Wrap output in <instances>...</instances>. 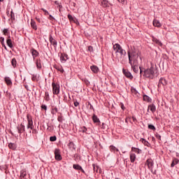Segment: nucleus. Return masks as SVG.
Here are the masks:
<instances>
[{"label": "nucleus", "instance_id": "1", "mask_svg": "<svg viewBox=\"0 0 179 179\" xmlns=\"http://www.w3.org/2000/svg\"><path fill=\"white\" fill-rule=\"evenodd\" d=\"M140 69V75L144 78H147L148 79H153L155 78V74L157 73V68L155 66H151L150 69H145L142 66H139Z\"/></svg>", "mask_w": 179, "mask_h": 179}, {"label": "nucleus", "instance_id": "2", "mask_svg": "<svg viewBox=\"0 0 179 179\" xmlns=\"http://www.w3.org/2000/svg\"><path fill=\"white\" fill-rule=\"evenodd\" d=\"M127 54L129 62L134 61H142V57H141V52L135 49V48H134V49L131 50V51L128 50Z\"/></svg>", "mask_w": 179, "mask_h": 179}, {"label": "nucleus", "instance_id": "3", "mask_svg": "<svg viewBox=\"0 0 179 179\" xmlns=\"http://www.w3.org/2000/svg\"><path fill=\"white\" fill-rule=\"evenodd\" d=\"M141 63L142 60L129 62V65H131V67L135 73H138V72H139V64Z\"/></svg>", "mask_w": 179, "mask_h": 179}, {"label": "nucleus", "instance_id": "4", "mask_svg": "<svg viewBox=\"0 0 179 179\" xmlns=\"http://www.w3.org/2000/svg\"><path fill=\"white\" fill-rule=\"evenodd\" d=\"M53 94H59V85L55 82L52 83Z\"/></svg>", "mask_w": 179, "mask_h": 179}, {"label": "nucleus", "instance_id": "5", "mask_svg": "<svg viewBox=\"0 0 179 179\" xmlns=\"http://www.w3.org/2000/svg\"><path fill=\"white\" fill-rule=\"evenodd\" d=\"M55 160H57L59 162L62 160V156L61 155V151L58 148H56L55 150Z\"/></svg>", "mask_w": 179, "mask_h": 179}, {"label": "nucleus", "instance_id": "6", "mask_svg": "<svg viewBox=\"0 0 179 179\" xmlns=\"http://www.w3.org/2000/svg\"><path fill=\"white\" fill-rule=\"evenodd\" d=\"M122 73H123V75H124V76H126V78H127L128 79H130L131 80L134 79V76H132L131 72H129L128 70H125V69H123Z\"/></svg>", "mask_w": 179, "mask_h": 179}, {"label": "nucleus", "instance_id": "7", "mask_svg": "<svg viewBox=\"0 0 179 179\" xmlns=\"http://www.w3.org/2000/svg\"><path fill=\"white\" fill-rule=\"evenodd\" d=\"M27 119L28 122V124L27 127V129H30V127H33V118L31 117V115H27Z\"/></svg>", "mask_w": 179, "mask_h": 179}, {"label": "nucleus", "instance_id": "8", "mask_svg": "<svg viewBox=\"0 0 179 179\" xmlns=\"http://www.w3.org/2000/svg\"><path fill=\"white\" fill-rule=\"evenodd\" d=\"M18 134H20V135H22V134H23V132H24L25 130V127L24 125H23V124H20V125H18V127H17Z\"/></svg>", "mask_w": 179, "mask_h": 179}, {"label": "nucleus", "instance_id": "9", "mask_svg": "<svg viewBox=\"0 0 179 179\" xmlns=\"http://www.w3.org/2000/svg\"><path fill=\"white\" fill-rule=\"evenodd\" d=\"M168 83L165 78H161L158 83V87H162V86H167Z\"/></svg>", "mask_w": 179, "mask_h": 179}, {"label": "nucleus", "instance_id": "10", "mask_svg": "<svg viewBox=\"0 0 179 179\" xmlns=\"http://www.w3.org/2000/svg\"><path fill=\"white\" fill-rule=\"evenodd\" d=\"M49 41H50V44H52V45L54 46L55 48H57V45L58 43L57 42V41L55 39H54V38L52 37V35H50Z\"/></svg>", "mask_w": 179, "mask_h": 179}, {"label": "nucleus", "instance_id": "11", "mask_svg": "<svg viewBox=\"0 0 179 179\" xmlns=\"http://www.w3.org/2000/svg\"><path fill=\"white\" fill-rule=\"evenodd\" d=\"M145 164L148 165V167L149 169V170H152V169H153V160H152V159H148L146 160Z\"/></svg>", "mask_w": 179, "mask_h": 179}, {"label": "nucleus", "instance_id": "12", "mask_svg": "<svg viewBox=\"0 0 179 179\" xmlns=\"http://www.w3.org/2000/svg\"><path fill=\"white\" fill-rule=\"evenodd\" d=\"M31 54L32 55L33 59H36V57L40 55V53L34 48L31 50Z\"/></svg>", "mask_w": 179, "mask_h": 179}, {"label": "nucleus", "instance_id": "13", "mask_svg": "<svg viewBox=\"0 0 179 179\" xmlns=\"http://www.w3.org/2000/svg\"><path fill=\"white\" fill-rule=\"evenodd\" d=\"M92 120L94 124H96V125H100V124H101V122H100V119H99L97 115H96L95 114L92 115Z\"/></svg>", "mask_w": 179, "mask_h": 179}, {"label": "nucleus", "instance_id": "14", "mask_svg": "<svg viewBox=\"0 0 179 179\" xmlns=\"http://www.w3.org/2000/svg\"><path fill=\"white\" fill-rule=\"evenodd\" d=\"M68 147L71 152H75V150H76V145H75V143H73L72 141H69L68 143Z\"/></svg>", "mask_w": 179, "mask_h": 179}, {"label": "nucleus", "instance_id": "15", "mask_svg": "<svg viewBox=\"0 0 179 179\" xmlns=\"http://www.w3.org/2000/svg\"><path fill=\"white\" fill-rule=\"evenodd\" d=\"M122 49V47H121V45H120L119 43H115L113 45V50L115 51L116 53L120 51V50Z\"/></svg>", "mask_w": 179, "mask_h": 179}, {"label": "nucleus", "instance_id": "16", "mask_svg": "<svg viewBox=\"0 0 179 179\" xmlns=\"http://www.w3.org/2000/svg\"><path fill=\"white\" fill-rule=\"evenodd\" d=\"M6 44L10 48H13V43H12V39L10 36H8L6 39Z\"/></svg>", "mask_w": 179, "mask_h": 179}, {"label": "nucleus", "instance_id": "17", "mask_svg": "<svg viewBox=\"0 0 179 179\" xmlns=\"http://www.w3.org/2000/svg\"><path fill=\"white\" fill-rule=\"evenodd\" d=\"M149 108H150V111L152 113H155L156 112V106H155V104L152 103L151 105L148 106V113H149Z\"/></svg>", "mask_w": 179, "mask_h": 179}, {"label": "nucleus", "instance_id": "18", "mask_svg": "<svg viewBox=\"0 0 179 179\" xmlns=\"http://www.w3.org/2000/svg\"><path fill=\"white\" fill-rule=\"evenodd\" d=\"M90 69L94 72V73H98L99 71V67L96 65L91 66Z\"/></svg>", "mask_w": 179, "mask_h": 179}, {"label": "nucleus", "instance_id": "19", "mask_svg": "<svg viewBox=\"0 0 179 179\" xmlns=\"http://www.w3.org/2000/svg\"><path fill=\"white\" fill-rule=\"evenodd\" d=\"M8 146L9 149H11L12 150H16V148H17V145L14 143H9Z\"/></svg>", "mask_w": 179, "mask_h": 179}, {"label": "nucleus", "instance_id": "20", "mask_svg": "<svg viewBox=\"0 0 179 179\" xmlns=\"http://www.w3.org/2000/svg\"><path fill=\"white\" fill-rule=\"evenodd\" d=\"M143 100L144 101H147L148 103H152V98L149 97V96L144 94L143 96Z\"/></svg>", "mask_w": 179, "mask_h": 179}, {"label": "nucleus", "instance_id": "21", "mask_svg": "<svg viewBox=\"0 0 179 179\" xmlns=\"http://www.w3.org/2000/svg\"><path fill=\"white\" fill-rule=\"evenodd\" d=\"M152 41H153V43H155V44L160 45V47H162L163 45V43L157 38L152 37Z\"/></svg>", "mask_w": 179, "mask_h": 179}, {"label": "nucleus", "instance_id": "22", "mask_svg": "<svg viewBox=\"0 0 179 179\" xmlns=\"http://www.w3.org/2000/svg\"><path fill=\"white\" fill-rule=\"evenodd\" d=\"M4 80L8 86H10L12 85V80H10V78L6 77L4 78Z\"/></svg>", "mask_w": 179, "mask_h": 179}, {"label": "nucleus", "instance_id": "23", "mask_svg": "<svg viewBox=\"0 0 179 179\" xmlns=\"http://www.w3.org/2000/svg\"><path fill=\"white\" fill-rule=\"evenodd\" d=\"M36 68H37L38 69H41V68H42V66H41V59H36Z\"/></svg>", "mask_w": 179, "mask_h": 179}, {"label": "nucleus", "instance_id": "24", "mask_svg": "<svg viewBox=\"0 0 179 179\" xmlns=\"http://www.w3.org/2000/svg\"><path fill=\"white\" fill-rule=\"evenodd\" d=\"M153 26H155V27H162V24L160 23V22H159V20H154Z\"/></svg>", "mask_w": 179, "mask_h": 179}, {"label": "nucleus", "instance_id": "25", "mask_svg": "<svg viewBox=\"0 0 179 179\" xmlns=\"http://www.w3.org/2000/svg\"><path fill=\"white\" fill-rule=\"evenodd\" d=\"M31 27H32L34 30H37V24H36V21L34 20H31Z\"/></svg>", "mask_w": 179, "mask_h": 179}, {"label": "nucleus", "instance_id": "26", "mask_svg": "<svg viewBox=\"0 0 179 179\" xmlns=\"http://www.w3.org/2000/svg\"><path fill=\"white\" fill-rule=\"evenodd\" d=\"M136 160V155L134 153L130 154V162L131 163H134Z\"/></svg>", "mask_w": 179, "mask_h": 179}, {"label": "nucleus", "instance_id": "27", "mask_svg": "<svg viewBox=\"0 0 179 179\" xmlns=\"http://www.w3.org/2000/svg\"><path fill=\"white\" fill-rule=\"evenodd\" d=\"M54 68L57 69V71H59V72H61V73H64V69L61 66H57V64L54 65Z\"/></svg>", "mask_w": 179, "mask_h": 179}, {"label": "nucleus", "instance_id": "28", "mask_svg": "<svg viewBox=\"0 0 179 179\" xmlns=\"http://www.w3.org/2000/svg\"><path fill=\"white\" fill-rule=\"evenodd\" d=\"M26 176H27V172L26 171H21L20 179H26Z\"/></svg>", "mask_w": 179, "mask_h": 179}, {"label": "nucleus", "instance_id": "29", "mask_svg": "<svg viewBox=\"0 0 179 179\" xmlns=\"http://www.w3.org/2000/svg\"><path fill=\"white\" fill-rule=\"evenodd\" d=\"M131 150H132L133 152H135V153H137L138 155H140V153H142V150H141L139 148L132 147Z\"/></svg>", "mask_w": 179, "mask_h": 179}, {"label": "nucleus", "instance_id": "30", "mask_svg": "<svg viewBox=\"0 0 179 179\" xmlns=\"http://www.w3.org/2000/svg\"><path fill=\"white\" fill-rule=\"evenodd\" d=\"M141 141L142 143H143V145H145V146H148V148L150 146V143H149V142H148V141H146L145 138H141Z\"/></svg>", "mask_w": 179, "mask_h": 179}, {"label": "nucleus", "instance_id": "31", "mask_svg": "<svg viewBox=\"0 0 179 179\" xmlns=\"http://www.w3.org/2000/svg\"><path fill=\"white\" fill-rule=\"evenodd\" d=\"M60 115L58 116L57 117V121L62 124L64 122V116H62V113H59Z\"/></svg>", "mask_w": 179, "mask_h": 179}, {"label": "nucleus", "instance_id": "32", "mask_svg": "<svg viewBox=\"0 0 179 179\" xmlns=\"http://www.w3.org/2000/svg\"><path fill=\"white\" fill-rule=\"evenodd\" d=\"M60 61L63 64H65L66 62V59L65 58V56H64V53H61Z\"/></svg>", "mask_w": 179, "mask_h": 179}, {"label": "nucleus", "instance_id": "33", "mask_svg": "<svg viewBox=\"0 0 179 179\" xmlns=\"http://www.w3.org/2000/svg\"><path fill=\"white\" fill-rule=\"evenodd\" d=\"M101 3L103 8H108V5L110 4V3H108V1L107 0H103Z\"/></svg>", "mask_w": 179, "mask_h": 179}, {"label": "nucleus", "instance_id": "34", "mask_svg": "<svg viewBox=\"0 0 179 179\" xmlns=\"http://www.w3.org/2000/svg\"><path fill=\"white\" fill-rule=\"evenodd\" d=\"M17 64V62H16V59L13 58L11 60V65L13 66V68H16Z\"/></svg>", "mask_w": 179, "mask_h": 179}, {"label": "nucleus", "instance_id": "35", "mask_svg": "<svg viewBox=\"0 0 179 179\" xmlns=\"http://www.w3.org/2000/svg\"><path fill=\"white\" fill-rule=\"evenodd\" d=\"M73 168L75 169V170H82V166L79 164H73Z\"/></svg>", "mask_w": 179, "mask_h": 179}, {"label": "nucleus", "instance_id": "36", "mask_svg": "<svg viewBox=\"0 0 179 179\" xmlns=\"http://www.w3.org/2000/svg\"><path fill=\"white\" fill-rule=\"evenodd\" d=\"M67 17H68V19H69V20L70 21V22H74L75 21V20L76 19V18H75V17H73V16H72V15H71V14H69L68 15H67Z\"/></svg>", "mask_w": 179, "mask_h": 179}, {"label": "nucleus", "instance_id": "37", "mask_svg": "<svg viewBox=\"0 0 179 179\" xmlns=\"http://www.w3.org/2000/svg\"><path fill=\"white\" fill-rule=\"evenodd\" d=\"M117 52H119L121 55H123V57H125V55H127V51H125V50L124 49L119 50Z\"/></svg>", "mask_w": 179, "mask_h": 179}, {"label": "nucleus", "instance_id": "38", "mask_svg": "<svg viewBox=\"0 0 179 179\" xmlns=\"http://www.w3.org/2000/svg\"><path fill=\"white\" fill-rule=\"evenodd\" d=\"M47 127H48V131H50L51 132V131H52L54 129V126L50 124H47Z\"/></svg>", "mask_w": 179, "mask_h": 179}, {"label": "nucleus", "instance_id": "39", "mask_svg": "<svg viewBox=\"0 0 179 179\" xmlns=\"http://www.w3.org/2000/svg\"><path fill=\"white\" fill-rule=\"evenodd\" d=\"M10 19H11L12 22H13V20H15V13H13V10H12L10 11Z\"/></svg>", "mask_w": 179, "mask_h": 179}, {"label": "nucleus", "instance_id": "40", "mask_svg": "<svg viewBox=\"0 0 179 179\" xmlns=\"http://www.w3.org/2000/svg\"><path fill=\"white\" fill-rule=\"evenodd\" d=\"M87 107H90V110H93L94 111V108H93V105H92V103L88 101L86 103Z\"/></svg>", "mask_w": 179, "mask_h": 179}, {"label": "nucleus", "instance_id": "41", "mask_svg": "<svg viewBox=\"0 0 179 179\" xmlns=\"http://www.w3.org/2000/svg\"><path fill=\"white\" fill-rule=\"evenodd\" d=\"M45 96L46 101H50V94H48V92H45Z\"/></svg>", "mask_w": 179, "mask_h": 179}, {"label": "nucleus", "instance_id": "42", "mask_svg": "<svg viewBox=\"0 0 179 179\" xmlns=\"http://www.w3.org/2000/svg\"><path fill=\"white\" fill-rule=\"evenodd\" d=\"M31 80L33 82H38V79H37V75H32Z\"/></svg>", "mask_w": 179, "mask_h": 179}, {"label": "nucleus", "instance_id": "43", "mask_svg": "<svg viewBox=\"0 0 179 179\" xmlns=\"http://www.w3.org/2000/svg\"><path fill=\"white\" fill-rule=\"evenodd\" d=\"M50 142H55L57 141V136H52L50 137Z\"/></svg>", "mask_w": 179, "mask_h": 179}, {"label": "nucleus", "instance_id": "44", "mask_svg": "<svg viewBox=\"0 0 179 179\" xmlns=\"http://www.w3.org/2000/svg\"><path fill=\"white\" fill-rule=\"evenodd\" d=\"M148 129H151L152 131H155L156 127L153 124H148Z\"/></svg>", "mask_w": 179, "mask_h": 179}, {"label": "nucleus", "instance_id": "45", "mask_svg": "<svg viewBox=\"0 0 179 179\" xmlns=\"http://www.w3.org/2000/svg\"><path fill=\"white\" fill-rule=\"evenodd\" d=\"M73 157L75 160H80V156H79V154H74Z\"/></svg>", "mask_w": 179, "mask_h": 179}, {"label": "nucleus", "instance_id": "46", "mask_svg": "<svg viewBox=\"0 0 179 179\" xmlns=\"http://www.w3.org/2000/svg\"><path fill=\"white\" fill-rule=\"evenodd\" d=\"M3 33L4 34V36H8V34H9V29H4L3 31Z\"/></svg>", "mask_w": 179, "mask_h": 179}, {"label": "nucleus", "instance_id": "47", "mask_svg": "<svg viewBox=\"0 0 179 179\" xmlns=\"http://www.w3.org/2000/svg\"><path fill=\"white\" fill-rule=\"evenodd\" d=\"M0 43L1 44V45H3V44H5V38L3 37H0Z\"/></svg>", "mask_w": 179, "mask_h": 179}, {"label": "nucleus", "instance_id": "48", "mask_svg": "<svg viewBox=\"0 0 179 179\" xmlns=\"http://www.w3.org/2000/svg\"><path fill=\"white\" fill-rule=\"evenodd\" d=\"M93 169H94V171H96V173L99 172V166H96L95 164H93Z\"/></svg>", "mask_w": 179, "mask_h": 179}, {"label": "nucleus", "instance_id": "49", "mask_svg": "<svg viewBox=\"0 0 179 179\" xmlns=\"http://www.w3.org/2000/svg\"><path fill=\"white\" fill-rule=\"evenodd\" d=\"M155 136L157 138V139H159V141H162V136H160V134L156 133Z\"/></svg>", "mask_w": 179, "mask_h": 179}, {"label": "nucleus", "instance_id": "50", "mask_svg": "<svg viewBox=\"0 0 179 179\" xmlns=\"http://www.w3.org/2000/svg\"><path fill=\"white\" fill-rule=\"evenodd\" d=\"M131 90L132 93H134V94H137L138 91L136 90V88H134V87H131Z\"/></svg>", "mask_w": 179, "mask_h": 179}, {"label": "nucleus", "instance_id": "51", "mask_svg": "<svg viewBox=\"0 0 179 179\" xmlns=\"http://www.w3.org/2000/svg\"><path fill=\"white\" fill-rule=\"evenodd\" d=\"M110 149L111 152H115L117 148H115V146H114V145H110Z\"/></svg>", "mask_w": 179, "mask_h": 179}, {"label": "nucleus", "instance_id": "52", "mask_svg": "<svg viewBox=\"0 0 179 179\" xmlns=\"http://www.w3.org/2000/svg\"><path fill=\"white\" fill-rule=\"evenodd\" d=\"M80 131L83 133L86 132V131H87V129L86 128V127H83L80 129Z\"/></svg>", "mask_w": 179, "mask_h": 179}, {"label": "nucleus", "instance_id": "53", "mask_svg": "<svg viewBox=\"0 0 179 179\" xmlns=\"http://www.w3.org/2000/svg\"><path fill=\"white\" fill-rule=\"evenodd\" d=\"M88 51H90V52H93V46H88Z\"/></svg>", "mask_w": 179, "mask_h": 179}, {"label": "nucleus", "instance_id": "54", "mask_svg": "<svg viewBox=\"0 0 179 179\" xmlns=\"http://www.w3.org/2000/svg\"><path fill=\"white\" fill-rule=\"evenodd\" d=\"M172 162H174L176 164H178L179 163V160L177 158H175Z\"/></svg>", "mask_w": 179, "mask_h": 179}, {"label": "nucleus", "instance_id": "55", "mask_svg": "<svg viewBox=\"0 0 179 179\" xmlns=\"http://www.w3.org/2000/svg\"><path fill=\"white\" fill-rule=\"evenodd\" d=\"M41 107V109H42V110H45V111H46V110H47V106H46L45 105H42Z\"/></svg>", "mask_w": 179, "mask_h": 179}, {"label": "nucleus", "instance_id": "56", "mask_svg": "<svg viewBox=\"0 0 179 179\" xmlns=\"http://www.w3.org/2000/svg\"><path fill=\"white\" fill-rule=\"evenodd\" d=\"M73 23H76V24H77V26H79V21L78 20V19L76 18V19L74 20Z\"/></svg>", "mask_w": 179, "mask_h": 179}, {"label": "nucleus", "instance_id": "57", "mask_svg": "<svg viewBox=\"0 0 179 179\" xmlns=\"http://www.w3.org/2000/svg\"><path fill=\"white\" fill-rule=\"evenodd\" d=\"M64 54V58L66 59H69V57L68 56V55L66 53H63Z\"/></svg>", "mask_w": 179, "mask_h": 179}, {"label": "nucleus", "instance_id": "58", "mask_svg": "<svg viewBox=\"0 0 179 179\" xmlns=\"http://www.w3.org/2000/svg\"><path fill=\"white\" fill-rule=\"evenodd\" d=\"M36 20L38 22V23H44V22L41 20V19L38 17H36Z\"/></svg>", "mask_w": 179, "mask_h": 179}, {"label": "nucleus", "instance_id": "59", "mask_svg": "<svg viewBox=\"0 0 179 179\" xmlns=\"http://www.w3.org/2000/svg\"><path fill=\"white\" fill-rule=\"evenodd\" d=\"M49 19L50 20H55V18L51 15H49Z\"/></svg>", "mask_w": 179, "mask_h": 179}, {"label": "nucleus", "instance_id": "60", "mask_svg": "<svg viewBox=\"0 0 179 179\" xmlns=\"http://www.w3.org/2000/svg\"><path fill=\"white\" fill-rule=\"evenodd\" d=\"M78 106H79V102L78 101H74V106L78 107Z\"/></svg>", "mask_w": 179, "mask_h": 179}, {"label": "nucleus", "instance_id": "61", "mask_svg": "<svg viewBox=\"0 0 179 179\" xmlns=\"http://www.w3.org/2000/svg\"><path fill=\"white\" fill-rule=\"evenodd\" d=\"M32 134H34L36 135L38 134V131H37V129H34V131H32Z\"/></svg>", "mask_w": 179, "mask_h": 179}, {"label": "nucleus", "instance_id": "62", "mask_svg": "<svg viewBox=\"0 0 179 179\" xmlns=\"http://www.w3.org/2000/svg\"><path fill=\"white\" fill-rule=\"evenodd\" d=\"M42 10L45 13V15H50V13H48L47 10L43 8Z\"/></svg>", "mask_w": 179, "mask_h": 179}, {"label": "nucleus", "instance_id": "63", "mask_svg": "<svg viewBox=\"0 0 179 179\" xmlns=\"http://www.w3.org/2000/svg\"><path fill=\"white\" fill-rule=\"evenodd\" d=\"M121 108L122 110H123V111L124 110H125V106H124V103H121Z\"/></svg>", "mask_w": 179, "mask_h": 179}, {"label": "nucleus", "instance_id": "64", "mask_svg": "<svg viewBox=\"0 0 179 179\" xmlns=\"http://www.w3.org/2000/svg\"><path fill=\"white\" fill-rule=\"evenodd\" d=\"M174 166H176V164L172 162V163L171 164V167H174Z\"/></svg>", "mask_w": 179, "mask_h": 179}]
</instances>
